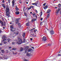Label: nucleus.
<instances>
[{
	"label": "nucleus",
	"instance_id": "a19ab883",
	"mask_svg": "<svg viewBox=\"0 0 61 61\" xmlns=\"http://www.w3.org/2000/svg\"><path fill=\"white\" fill-rule=\"evenodd\" d=\"M18 25H19V26H20L21 25V23H20L18 24Z\"/></svg>",
	"mask_w": 61,
	"mask_h": 61
},
{
	"label": "nucleus",
	"instance_id": "5fc2aeb1",
	"mask_svg": "<svg viewBox=\"0 0 61 61\" xmlns=\"http://www.w3.org/2000/svg\"><path fill=\"white\" fill-rule=\"evenodd\" d=\"M40 25H42V22H40Z\"/></svg>",
	"mask_w": 61,
	"mask_h": 61
},
{
	"label": "nucleus",
	"instance_id": "9d476101",
	"mask_svg": "<svg viewBox=\"0 0 61 61\" xmlns=\"http://www.w3.org/2000/svg\"><path fill=\"white\" fill-rule=\"evenodd\" d=\"M12 6H13V7H14L15 5V0H13L12 1Z\"/></svg>",
	"mask_w": 61,
	"mask_h": 61
},
{
	"label": "nucleus",
	"instance_id": "f03ea898",
	"mask_svg": "<svg viewBox=\"0 0 61 61\" xmlns=\"http://www.w3.org/2000/svg\"><path fill=\"white\" fill-rule=\"evenodd\" d=\"M20 38H18V40L17 42L16 43V44H19V45H20V44H21L22 43H23V41L22 39H20Z\"/></svg>",
	"mask_w": 61,
	"mask_h": 61
},
{
	"label": "nucleus",
	"instance_id": "20e7f679",
	"mask_svg": "<svg viewBox=\"0 0 61 61\" xmlns=\"http://www.w3.org/2000/svg\"><path fill=\"white\" fill-rule=\"evenodd\" d=\"M20 19H21V18H18L16 20L15 23L16 24H18L19 22V21L20 20Z\"/></svg>",
	"mask_w": 61,
	"mask_h": 61
},
{
	"label": "nucleus",
	"instance_id": "79ce46f5",
	"mask_svg": "<svg viewBox=\"0 0 61 61\" xmlns=\"http://www.w3.org/2000/svg\"><path fill=\"white\" fill-rule=\"evenodd\" d=\"M58 56H61V55L59 54H58Z\"/></svg>",
	"mask_w": 61,
	"mask_h": 61
},
{
	"label": "nucleus",
	"instance_id": "412c9836",
	"mask_svg": "<svg viewBox=\"0 0 61 61\" xmlns=\"http://www.w3.org/2000/svg\"><path fill=\"white\" fill-rule=\"evenodd\" d=\"M7 40H8V42H9V41H10L11 39L9 38H8L7 39Z\"/></svg>",
	"mask_w": 61,
	"mask_h": 61
},
{
	"label": "nucleus",
	"instance_id": "a18cd8bd",
	"mask_svg": "<svg viewBox=\"0 0 61 61\" xmlns=\"http://www.w3.org/2000/svg\"><path fill=\"white\" fill-rule=\"evenodd\" d=\"M31 35H32V36H34V33H33L32 34H31Z\"/></svg>",
	"mask_w": 61,
	"mask_h": 61
},
{
	"label": "nucleus",
	"instance_id": "423d86ee",
	"mask_svg": "<svg viewBox=\"0 0 61 61\" xmlns=\"http://www.w3.org/2000/svg\"><path fill=\"white\" fill-rule=\"evenodd\" d=\"M57 6H58V9H61L60 10H61V4H58V5Z\"/></svg>",
	"mask_w": 61,
	"mask_h": 61
},
{
	"label": "nucleus",
	"instance_id": "bf43d9fd",
	"mask_svg": "<svg viewBox=\"0 0 61 61\" xmlns=\"http://www.w3.org/2000/svg\"><path fill=\"white\" fill-rule=\"evenodd\" d=\"M35 11H36V13H37V10H35Z\"/></svg>",
	"mask_w": 61,
	"mask_h": 61
},
{
	"label": "nucleus",
	"instance_id": "0e129e2a",
	"mask_svg": "<svg viewBox=\"0 0 61 61\" xmlns=\"http://www.w3.org/2000/svg\"><path fill=\"white\" fill-rule=\"evenodd\" d=\"M1 45H2V43H0V46H1Z\"/></svg>",
	"mask_w": 61,
	"mask_h": 61
},
{
	"label": "nucleus",
	"instance_id": "4d7b16f0",
	"mask_svg": "<svg viewBox=\"0 0 61 61\" xmlns=\"http://www.w3.org/2000/svg\"><path fill=\"white\" fill-rule=\"evenodd\" d=\"M10 0H8V2L9 3V4H10Z\"/></svg>",
	"mask_w": 61,
	"mask_h": 61
},
{
	"label": "nucleus",
	"instance_id": "e433bc0d",
	"mask_svg": "<svg viewBox=\"0 0 61 61\" xmlns=\"http://www.w3.org/2000/svg\"><path fill=\"white\" fill-rule=\"evenodd\" d=\"M1 5H2V6L3 7L4 6H5V4H1Z\"/></svg>",
	"mask_w": 61,
	"mask_h": 61
},
{
	"label": "nucleus",
	"instance_id": "4be33fe9",
	"mask_svg": "<svg viewBox=\"0 0 61 61\" xmlns=\"http://www.w3.org/2000/svg\"><path fill=\"white\" fill-rule=\"evenodd\" d=\"M25 33H24L22 34V36L24 37H25Z\"/></svg>",
	"mask_w": 61,
	"mask_h": 61
},
{
	"label": "nucleus",
	"instance_id": "2eb2a0df",
	"mask_svg": "<svg viewBox=\"0 0 61 61\" xmlns=\"http://www.w3.org/2000/svg\"><path fill=\"white\" fill-rule=\"evenodd\" d=\"M51 12V10L48 9L47 11V13H49Z\"/></svg>",
	"mask_w": 61,
	"mask_h": 61
},
{
	"label": "nucleus",
	"instance_id": "a211bd4d",
	"mask_svg": "<svg viewBox=\"0 0 61 61\" xmlns=\"http://www.w3.org/2000/svg\"><path fill=\"white\" fill-rule=\"evenodd\" d=\"M23 50V48H21L20 50V51L21 52V51H22Z\"/></svg>",
	"mask_w": 61,
	"mask_h": 61
},
{
	"label": "nucleus",
	"instance_id": "de8ad7c7",
	"mask_svg": "<svg viewBox=\"0 0 61 61\" xmlns=\"http://www.w3.org/2000/svg\"><path fill=\"white\" fill-rule=\"evenodd\" d=\"M2 32V30H0V33H1Z\"/></svg>",
	"mask_w": 61,
	"mask_h": 61
},
{
	"label": "nucleus",
	"instance_id": "4c0bfd02",
	"mask_svg": "<svg viewBox=\"0 0 61 61\" xmlns=\"http://www.w3.org/2000/svg\"><path fill=\"white\" fill-rule=\"evenodd\" d=\"M24 9H25V7H24V8H23V11L25 12V10Z\"/></svg>",
	"mask_w": 61,
	"mask_h": 61
},
{
	"label": "nucleus",
	"instance_id": "f8f14e48",
	"mask_svg": "<svg viewBox=\"0 0 61 61\" xmlns=\"http://www.w3.org/2000/svg\"><path fill=\"white\" fill-rule=\"evenodd\" d=\"M20 13H19V11H17L15 12V14L16 15H19Z\"/></svg>",
	"mask_w": 61,
	"mask_h": 61
},
{
	"label": "nucleus",
	"instance_id": "72a5a7b5",
	"mask_svg": "<svg viewBox=\"0 0 61 61\" xmlns=\"http://www.w3.org/2000/svg\"><path fill=\"white\" fill-rule=\"evenodd\" d=\"M24 15H25L26 16H27V14H26V13H24Z\"/></svg>",
	"mask_w": 61,
	"mask_h": 61
},
{
	"label": "nucleus",
	"instance_id": "a878e982",
	"mask_svg": "<svg viewBox=\"0 0 61 61\" xmlns=\"http://www.w3.org/2000/svg\"><path fill=\"white\" fill-rule=\"evenodd\" d=\"M50 16V15H49V14H48L47 15V18H49Z\"/></svg>",
	"mask_w": 61,
	"mask_h": 61
},
{
	"label": "nucleus",
	"instance_id": "7c9ffc66",
	"mask_svg": "<svg viewBox=\"0 0 61 61\" xmlns=\"http://www.w3.org/2000/svg\"><path fill=\"white\" fill-rule=\"evenodd\" d=\"M26 26H28L29 25V23L28 22L26 24Z\"/></svg>",
	"mask_w": 61,
	"mask_h": 61
},
{
	"label": "nucleus",
	"instance_id": "3c124183",
	"mask_svg": "<svg viewBox=\"0 0 61 61\" xmlns=\"http://www.w3.org/2000/svg\"><path fill=\"white\" fill-rule=\"evenodd\" d=\"M8 47H9V48L10 49H11L12 48V47L10 46H8Z\"/></svg>",
	"mask_w": 61,
	"mask_h": 61
},
{
	"label": "nucleus",
	"instance_id": "6e6552de",
	"mask_svg": "<svg viewBox=\"0 0 61 61\" xmlns=\"http://www.w3.org/2000/svg\"><path fill=\"white\" fill-rule=\"evenodd\" d=\"M28 48H29V46H27L26 47L25 49V53H26L27 52V49H28Z\"/></svg>",
	"mask_w": 61,
	"mask_h": 61
},
{
	"label": "nucleus",
	"instance_id": "680f3d73",
	"mask_svg": "<svg viewBox=\"0 0 61 61\" xmlns=\"http://www.w3.org/2000/svg\"><path fill=\"white\" fill-rule=\"evenodd\" d=\"M30 40L31 41H32V40H33V39L32 38H30Z\"/></svg>",
	"mask_w": 61,
	"mask_h": 61
},
{
	"label": "nucleus",
	"instance_id": "f3484780",
	"mask_svg": "<svg viewBox=\"0 0 61 61\" xmlns=\"http://www.w3.org/2000/svg\"><path fill=\"white\" fill-rule=\"evenodd\" d=\"M15 34H16V35H18V33H19V32H18V31H17L16 32H15L14 33Z\"/></svg>",
	"mask_w": 61,
	"mask_h": 61
},
{
	"label": "nucleus",
	"instance_id": "c756f323",
	"mask_svg": "<svg viewBox=\"0 0 61 61\" xmlns=\"http://www.w3.org/2000/svg\"><path fill=\"white\" fill-rule=\"evenodd\" d=\"M51 46V44H48V45H46V47H47V46Z\"/></svg>",
	"mask_w": 61,
	"mask_h": 61
},
{
	"label": "nucleus",
	"instance_id": "2f4dec72",
	"mask_svg": "<svg viewBox=\"0 0 61 61\" xmlns=\"http://www.w3.org/2000/svg\"><path fill=\"white\" fill-rule=\"evenodd\" d=\"M12 50H16V48H14L12 49Z\"/></svg>",
	"mask_w": 61,
	"mask_h": 61
},
{
	"label": "nucleus",
	"instance_id": "dca6fc26",
	"mask_svg": "<svg viewBox=\"0 0 61 61\" xmlns=\"http://www.w3.org/2000/svg\"><path fill=\"white\" fill-rule=\"evenodd\" d=\"M44 9H47V5H46V6L43 7Z\"/></svg>",
	"mask_w": 61,
	"mask_h": 61
},
{
	"label": "nucleus",
	"instance_id": "58836bf2",
	"mask_svg": "<svg viewBox=\"0 0 61 61\" xmlns=\"http://www.w3.org/2000/svg\"><path fill=\"white\" fill-rule=\"evenodd\" d=\"M15 43L14 42H12V45H15Z\"/></svg>",
	"mask_w": 61,
	"mask_h": 61
},
{
	"label": "nucleus",
	"instance_id": "f704fd0d",
	"mask_svg": "<svg viewBox=\"0 0 61 61\" xmlns=\"http://www.w3.org/2000/svg\"><path fill=\"white\" fill-rule=\"evenodd\" d=\"M30 6L31 7V8H32V9L34 8V7H35V6H34L32 5H31Z\"/></svg>",
	"mask_w": 61,
	"mask_h": 61
},
{
	"label": "nucleus",
	"instance_id": "774afa93",
	"mask_svg": "<svg viewBox=\"0 0 61 61\" xmlns=\"http://www.w3.org/2000/svg\"><path fill=\"white\" fill-rule=\"evenodd\" d=\"M34 32H36V30H34Z\"/></svg>",
	"mask_w": 61,
	"mask_h": 61
},
{
	"label": "nucleus",
	"instance_id": "ddd939ff",
	"mask_svg": "<svg viewBox=\"0 0 61 61\" xmlns=\"http://www.w3.org/2000/svg\"><path fill=\"white\" fill-rule=\"evenodd\" d=\"M36 19H33L31 20V21L32 22H34V21H36Z\"/></svg>",
	"mask_w": 61,
	"mask_h": 61
},
{
	"label": "nucleus",
	"instance_id": "8fccbe9b",
	"mask_svg": "<svg viewBox=\"0 0 61 61\" xmlns=\"http://www.w3.org/2000/svg\"><path fill=\"white\" fill-rule=\"evenodd\" d=\"M35 17L36 18V19H37V15H35Z\"/></svg>",
	"mask_w": 61,
	"mask_h": 61
},
{
	"label": "nucleus",
	"instance_id": "c85d7f7f",
	"mask_svg": "<svg viewBox=\"0 0 61 61\" xmlns=\"http://www.w3.org/2000/svg\"><path fill=\"white\" fill-rule=\"evenodd\" d=\"M7 42L5 41H4L3 42V44H7Z\"/></svg>",
	"mask_w": 61,
	"mask_h": 61
},
{
	"label": "nucleus",
	"instance_id": "49530a36",
	"mask_svg": "<svg viewBox=\"0 0 61 61\" xmlns=\"http://www.w3.org/2000/svg\"><path fill=\"white\" fill-rule=\"evenodd\" d=\"M2 22V21H1V20H0V24H1Z\"/></svg>",
	"mask_w": 61,
	"mask_h": 61
},
{
	"label": "nucleus",
	"instance_id": "c03bdc74",
	"mask_svg": "<svg viewBox=\"0 0 61 61\" xmlns=\"http://www.w3.org/2000/svg\"><path fill=\"white\" fill-rule=\"evenodd\" d=\"M46 4V3H44L43 4V5H44V6H45Z\"/></svg>",
	"mask_w": 61,
	"mask_h": 61
},
{
	"label": "nucleus",
	"instance_id": "37998d69",
	"mask_svg": "<svg viewBox=\"0 0 61 61\" xmlns=\"http://www.w3.org/2000/svg\"><path fill=\"white\" fill-rule=\"evenodd\" d=\"M19 10L18 9V8H17L16 9V11H18V10Z\"/></svg>",
	"mask_w": 61,
	"mask_h": 61
},
{
	"label": "nucleus",
	"instance_id": "393cba45",
	"mask_svg": "<svg viewBox=\"0 0 61 61\" xmlns=\"http://www.w3.org/2000/svg\"><path fill=\"white\" fill-rule=\"evenodd\" d=\"M42 14H43V13H42V12H41L40 13V16H41L42 15Z\"/></svg>",
	"mask_w": 61,
	"mask_h": 61
},
{
	"label": "nucleus",
	"instance_id": "bb28decb",
	"mask_svg": "<svg viewBox=\"0 0 61 61\" xmlns=\"http://www.w3.org/2000/svg\"><path fill=\"white\" fill-rule=\"evenodd\" d=\"M10 28H11V29L14 28H13V25H10Z\"/></svg>",
	"mask_w": 61,
	"mask_h": 61
},
{
	"label": "nucleus",
	"instance_id": "603ef678",
	"mask_svg": "<svg viewBox=\"0 0 61 61\" xmlns=\"http://www.w3.org/2000/svg\"><path fill=\"white\" fill-rule=\"evenodd\" d=\"M43 19V18H41V21H42Z\"/></svg>",
	"mask_w": 61,
	"mask_h": 61
},
{
	"label": "nucleus",
	"instance_id": "4468645a",
	"mask_svg": "<svg viewBox=\"0 0 61 61\" xmlns=\"http://www.w3.org/2000/svg\"><path fill=\"white\" fill-rule=\"evenodd\" d=\"M32 4L33 5H36V6H37V3H32Z\"/></svg>",
	"mask_w": 61,
	"mask_h": 61
},
{
	"label": "nucleus",
	"instance_id": "5701e85b",
	"mask_svg": "<svg viewBox=\"0 0 61 61\" xmlns=\"http://www.w3.org/2000/svg\"><path fill=\"white\" fill-rule=\"evenodd\" d=\"M32 50V49L30 48V49H29L28 50V52H30V51H31Z\"/></svg>",
	"mask_w": 61,
	"mask_h": 61
},
{
	"label": "nucleus",
	"instance_id": "09e8293b",
	"mask_svg": "<svg viewBox=\"0 0 61 61\" xmlns=\"http://www.w3.org/2000/svg\"><path fill=\"white\" fill-rule=\"evenodd\" d=\"M25 39H24L23 40L24 43L25 42Z\"/></svg>",
	"mask_w": 61,
	"mask_h": 61
},
{
	"label": "nucleus",
	"instance_id": "f257e3e1",
	"mask_svg": "<svg viewBox=\"0 0 61 61\" xmlns=\"http://www.w3.org/2000/svg\"><path fill=\"white\" fill-rule=\"evenodd\" d=\"M5 15L8 17H9L10 15V8L8 7H7L6 8L5 10Z\"/></svg>",
	"mask_w": 61,
	"mask_h": 61
},
{
	"label": "nucleus",
	"instance_id": "338daca9",
	"mask_svg": "<svg viewBox=\"0 0 61 61\" xmlns=\"http://www.w3.org/2000/svg\"><path fill=\"white\" fill-rule=\"evenodd\" d=\"M15 8V9H16V8H17V6H16Z\"/></svg>",
	"mask_w": 61,
	"mask_h": 61
},
{
	"label": "nucleus",
	"instance_id": "b1692460",
	"mask_svg": "<svg viewBox=\"0 0 61 61\" xmlns=\"http://www.w3.org/2000/svg\"><path fill=\"white\" fill-rule=\"evenodd\" d=\"M32 15H34V16H35V15H36V13L35 12H33V13H32Z\"/></svg>",
	"mask_w": 61,
	"mask_h": 61
},
{
	"label": "nucleus",
	"instance_id": "39448f33",
	"mask_svg": "<svg viewBox=\"0 0 61 61\" xmlns=\"http://www.w3.org/2000/svg\"><path fill=\"white\" fill-rule=\"evenodd\" d=\"M6 38V37L5 36H3V41H6V40L5 38Z\"/></svg>",
	"mask_w": 61,
	"mask_h": 61
},
{
	"label": "nucleus",
	"instance_id": "9b49d317",
	"mask_svg": "<svg viewBox=\"0 0 61 61\" xmlns=\"http://www.w3.org/2000/svg\"><path fill=\"white\" fill-rule=\"evenodd\" d=\"M58 9V10H56V14H58V13L59 12V11H60L61 10V9Z\"/></svg>",
	"mask_w": 61,
	"mask_h": 61
},
{
	"label": "nucleus",
	"instance_id": "6ab92c4d",
	"mask_svg": "<svg viewBox=\"0 0 61 61\" xmlns=\"http://www.w3.org/2000/svg\"><path fill=\"white\" fill-rule=\"evenodd\" d=\"M30 54L29 53H26V55L28 56H30Z\"/></svg>",
	"mask_w": 61,
	"mask_h": 61
},
{
	"label": "nucleus",
	"instance_id": "ea45409f",
	"mask_svg": "<svg viewBox=\"0 0 61 61\" xmlns=\"http://www.w3.org/2000/svg\"><path fill=\"white\" fill-rule=\"evenodd\" d=\"M13 55H16V54H17V53H14V52H13Z\"/></svg>",
	"mask_w": 61,
	"mask_h": 61
},
{
	"label": "nucleus",
	"instance_id": "052dcab7",
	"mask_svg": "<svg viewBox=\"0 0 61 61\" xmlns=\"http://www.w3.org/2000/svg\"><path fill=\"white\" fill-rule=\"evenodd\" d=\"M55 8H56H56H58V7H55Z\"/></svg>",
	"mask_w": 61,
	"mask_h": 61
},
{
	"label": "nucleus",
	"instance_id": "6e6d98bb",
	"mask_svg": "<svg viewBox=\"0 0 61 61\" xmlns=\"http://www.w3.org/2000/svg\"><path fill=\"white\" fill-rule=\"evenodd\" d=\"M6 53H7L8 52V51L7 50H6Z\"/></svg>",
	"mask_w": 61,
	"mask_h": 61
},
{
	"label": "nucleus",
	"instance_id": "7ed1b4c3",
	"mask_svg": "<svg viewBox=\"0 0 61 61\" xmlns=\"http://www.w3.org/2000/svg\"><path fill=\"white\" fill-rule=\"evenodd\" d=\"M0 24H1L0 26L1 27H2V26H5L6 25V23L5 22H3L2 21Z\"/></svg>",
	"mask_w": 61,
	"mask_h": 61
},
{
	"label": "nucleus",
	"instance_id": "c9c22d12",
	"mask_svg": "<svg viewBox=\"0 0 61 61\" xmlns=\"http://www.w3.org/2000/svg\"><path fill=\"white\" fill-rule=\"evenodd\" d=\"M31 6H30V7L28 8V10H29V9H31Z\"/></svg>",
	"mask_w": 61,
	"mask_h": 61
},
{
	"label": "nucleus",
	"instance_id": "1a4fd4ad",
	"mask_svg": "<svg viewBox=\"0 0 61 61\" xmlns=\"http://www.w3.org/2000/svg\"><path fill=\"white\" fill-rule=\"evenodd\" d=\"M50 32L51 35H53V34H54V31L53 30H51Z\"/></svg>",
	"mask_w": 61,
	"mask_h": 61
},
{
	"label": "nucleus",
	"instance_id": "0eeeda50",
	"mask_svg": "<svg viewBox=\"0 0 61 61\" xmlns=\"http://www.w3.org/2000/svg\"><path fill=\"white\" fill-rule=\"evenodd\" d=\"M42 40L43 41H46L47 39L46 38V36H44L42 38Z\"/></svg>",
	"mask_w": 61,
	"mask_h": 61
},
{
	"label": "nucleus",
	"instance_id": "e2e57ef3",
	"mask_svg": "<svg viewBox=\"0 0 61 61\" xmlns=\"http://www.w3.org/2000/svg\"><path fill=\"white\" fill-rule=\"evenodd\" d=\"M2 2H3V3H5V0H3L2 1Z\"/></svg>",
	"mask_w": 61,
	"mask_h": 61
},
{
	"label": "nucleus",
	"instance_id": "13d9d810",
	"mask_svg": "<svg viewBox=\"0 0 61 61\" xmlns=\"http://www.w3.org/2000/svg\"><path fill=\"white\" fill-rule=\"evenodd\" d=\"M31 48H32V49H34V47H31Z\"/></svg>",
	"mask_w": 61,
	"mask_h": 61
},
{
	"label": "nucleus",
	"instance_id": "aec40b11",
	"mask_svg": "<svg viewBox=\"0 0 61 61\" xmlns=\"http://www.w3.org/2000/svg\"><path fill=\"white\" fill-rule=\"evenodd\" d=\"M10 30L11 31H12V32H13V31H15V30H14V28L11 29H10Z\"/></svg>",
	"mask_w": 61,
	"mask_h": 61
},
{
	"label": "nucleus",
	"instance_id": "cd10ccee",
	"mask_svg": "<svg viewBox=\"0 0 61 61\" xmlns=\"http://www.w3.org/2000/svg\"><path fill=\"white\" fill-rule=\"evenodd\" d=\"M28 60H26V59H24L23 60L24 61H28Z\"/></svg>",
	"mask_w": 61,
	"mask_h": 61
},
{
	"label": "nucleus",
	"instance_id": "473e14b6",
	"mask_svg": "<svg viewBox=\"0 0 61 61\" xmlns=\"http://www.w3.org/2000/svg\"><path fill=\"white\" fill-rule=\"evenodd\" d=\"M1 51L2 53H4L5 52V51H4V50H1Z\"/></svg>",
	"mask_w": 61,
	"mask_h": 61
},
{
	"label": "nucleus",
	"instance_id": "69168bd1",
	"mask_svg": "<svg viewBox=\"0 0 61 61\" xmlns=\"http://www.w3.org/2000/svg\"><path fill=\"white\" fill-rule=\"evenodd\" d=\"M30 14H32V12H30Z\"/></svg>",
	"mask_w": 61,
	"mask_h": 61
},
{
	"label": "nucleus",
	"instance_id": "864d4df0",
	"mask_svg": "<svg viewBox=\"0 0 61 61\" xmlns=\"http://www.w3.org/2000/svg\"><path fill=\"white\" fill-rule=\"evenodd\" d=\"M3 8H5L6 7V6H3Z\"/></svg>",
	"mask_w": 61,
	"mask_h": 61
}]
</instances>
